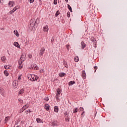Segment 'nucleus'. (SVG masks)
<instances>
[{
    "mask_svg": "<svg viewBox=\"0 0 127 127\" xmlns=\"http://www.w3.org/2000/svg\"><path fill=\"white\" fill-rule=\"evenodd\" d=\"M35 23L38 24L39 22H37V19L36 20L35 19H32L30 20V24L29 25V28H30V29H32L33 27L35 26Z\"/></svg>",
    "mask_w": 127,
    "mask_h": 127,
    "instance_id": "1",
    "label": "nucleus"
},
{
    "mask_svg": "<svg viewBox=\"0 0 127 127\" xmlns=\"http://www.w3.org/2000/svg\"><path fill=\"white\" fill-rule=\"evenodd\" d=\"M90 40L92 42H93L94 47L96 48L97 47V40H96V39L94 38L93 37H91L90 38Z\"/></svg>",
    "mask_w": 127,
    "mask_h": 127,
    "instance_id": "2",
    "label": "nucleus"
},
{
    "mask_svg": "<svg viewBox=\"0 0 127 127\" xmlns=\"http://www.w3.org/2000/svg\"><path fill=\"white\" fill-rule=\"evenodd\" d=\"M0 94L3 97H5V90H4V89L2 88H0Z\"/></svg>",
    "mask_w": 127,
    "mask_h": 127,
    "instance_id": "3",
    "label": "nucleus"
},
{
    "mask_svg": "<svg viewBox=\"0 0 127 127\" xmlns=\"http://www.w3.org/2000/svg\"><path fill=\"white\" fill-rule=\"evenodd\" d=\"M29 80L33 82L34 81V78H35V75L34 74H30L29 76H28Z\"/></svg>",
    "mask_w": 127,
    "mask_h": 127,
    "instance_id": "4",
    "label": "nucleus"
},
{
    "mask_svg": "<svg viewBox=\"0 0 127 127\" xmlns=\"http://www.w3.org/2000/svg\"><path fill=\"white\" fill-rule=\"evenodd\" d=\"M44 51H45V49L44 48H42L40 51L39 55L40 57L43 55V53H44Z\"/></svg>",
    "mask_w": 127,
    "mask_h": 127,
    "instance_id": "5",
    "label": "nucleus"
},
{
    "mask_svg": "<svg viewBox=\"0 0 127 127\" xmlns=\"http://www.w3.org/2000/svg\"><path fill=\"white\" fill-rule=\"evenodd\" d=\"M20 60H22V61H25V53H23L20 58Z\"/></svg>",
    "mask_w": 127,
    "mask_h": 127,
    "instance_id": "6",
    "label": "nucleus"
},
{
    "mask_svg": "<svg viewBox=\"0 0 127 127\" xmlns=\"http://www.w3.org/2000/svg\"><path fill=\"white\" fill-rule=\"evenodd\" d=\"M45 108L46 109V111H48L49 110H50V106L49 104H45Z\"/></svg>",
    "mask_w": 127,
    "mask_h": 127,
    "instance_id": "7",
    "label": "nucleus"
},
{
    "mask_svg": "<svg viewBox=\"0 0 127 127\" xmlns=\"http://www.w3.org/2000/svg\"><path fill=\"white\" fill-rule=\"evenodd\" d=\"M14 4V1H10L8 3V5L10 7H12Z\"/></svg>",
    "mask_w": 127,
    "mask_h": 127,
    "instance_id": "8",
    "label": "nucleus"
},
{
    "mask_svg": "<svg viewBox=\"0 0 127 127\" xmlns=\"http://www.w3.org/2000/svg\"><path fill=\"white\" fill-rule=\"evenodd\" d=\"M81 49H84L85 47H86V44L84 42V41H82L81 42Z\"/></svg>",
    "mask_w": 127,
    "mask_h": 127,
    "instance_id": "9",
    "label": "nucleus"
},
{
    "mask_svg": "<svg viewBox=\"0 0 127 127\" xmlns=\"http://www.w3.org/2000/svg\"><path fill=\"white\" fill-rule=\"evenodd\" d=\"M31 69H34V70H38V66L36 64H34L33 66H32Z\"/></svg>",
    "mask_w": 127,
    "mask_h": 127,
    "instance_id": "10",
    "label": "nucleus"
},
{
    "mask_svg": "<svg viewBox=\"0 0 127 127\" xmlns=\"http://www.w3.org/2000/svg\"><path fill=\"white\" fill-rule=\"evenodd\" d=\"M86 76H87V75L86 74V72H85V70H83L82 72V78H83V79H85Z\"/></svg>",
    "mask_w": 127,
    "mask_h": 127,
    "instance_id": "11",
    "label": "nucleus"
},
{
    "mask_svg": "<svg viewBox=\"0 0 127 127\" xmlns=\"http://www.w3.org/2000/svg\"><path fill=\"white\" fill-rule=\"evenodd\" d=\"M57 94L56 95H60V94H61V93L62 92V90L60 89V88H58L57 89Z\"/></svg>",
    "mask_w": 127,
    "mask_h": 127,
    "instance_id": "12",
    "label": "nucleus"
},
{
    "mask_svg": "<svg viewBox=\"0 0 127 127\" xmlns=\"http://www.w3.org/2000/svg\"><path fill=\"white\" fill-rule=\"evenodd\" d=\"M43 30L44 31L47 32V31L49 30V28H48V25H46L45 27H44Z\"/></svg>",
    "mask_w": 127,
    "mask_h": 127,
    "instance_id": "13",
    "label": "nucleus"
},
{
    "mask_svg": "<svg viewBox=\"0 0 127 127\" xmlns=\"http://www.w3.org/2000/svg\"><path fill=\"white\" fill-rule=\"evenodd\" d=\"M16 9H18V8H17L16 6L12 10H11L9 12L10 14H12V13H13V12H14V11H16Z\"/></svg>",
    "mask_w": 127,
    "mask_h": 127,
    "instance_id": "14",
    "label": "nucleus"
},
{
    "mask_svg": "<svg viewBox=\"0 0 127 127\" xmlns=\"http://www.w3.org/2000/svg\"><path fill=\"white\" fill-rule=\"evenodd\" d=\"M57 126L58 125H57L56 121H54V122H52V127H57Z\"/></svg>",
    "mask_w": 127,
    "mask_h": 127,
    "instance_id": "15",
    "label": "nucleus"
},
{
    "mask_svg": "<svg viewBox=\"0 0 127 127\" xmlns=\"http://www.w3.org/2000/svg\"><path fill=\"white\" fill-rule=\"evenodd\" d=\"M14 34L17 36V37H18L19 36V33H18V31H17L16 30H14Z\"/></svg>",
    "mask_w": 127,
    "mask_h": 127,
    "instance_id": "16",
    "label": "nucleus"
},
{
    "mask_svg": "<svg viewBox=\"0 0 127 127\" xmlns=\"http://www.w3.org/2000/svg\"><path fill=\"white\" fill-rule=\"evenodd\" d=\"M1 61L3 62V63H5V62L6 61V58H5V56L2 57L1 58Z\"/></svg>",
    "mask_w": 127,
    "mask_h": 127,
    "instance_id": "17",
    "label": "nucleus"
},
{
    "mask_svg": "<svg viewBox=\"0 0 127 127\" xmlns=\"http://www.w3.org/2000/svg\"><path fill=\"white\" fill-rule=\"evenodd\" d=\"M24 93V89L22 88L18 92L19 95H22Z\"/></svg>",
    "mask_w": 127,
    "mask_h": 127,
    "instance_id": "18",
    "label": "nucleus"
},
{
    "mask_svg": "<svg viewBox=\"0 0 127 127\" xmlns=\"http://www.w3.org/2000/svg\"><path fill=\"white\" fill-rule=\"evenodd\" d=\"M74 84H76V82H75V81H70L69 83H68V86H72L73 85H74Z\"/></svg>",
    "mask_w": 127,
    "mask_h": 127,
    "instance_id": "19",
    "label": "nucleus"
},
{
    "mask_svg": "<svg viewBox=\"0 0 127 127\" xmlns=\"http://www.w3.org/2000/svg\"><path fill=\"white\" fill-rule=\"evenodd\" d=\"M54 112H55V113H58V112H59V108L58 106L54 107Z\"/></svg>",
    "mask_w": 127,
    "mask_h": 127,
    "instance_id": "20",
    "label": "nucleus"
},
{
    "mask_svg": "<svg viewBox=\"0 0 127 127\" xmlns=\"http://www.w3.org/2000/svg\"><path fill=\"white\" fill-rule=\"evenodd\" d=\"M36 122L37 123H38V124L43 123V121H42V120L40 119V118H37Z\"/></svg>",
    "mask_w": 127,
    "mask_h": 127,
    "instance_id": "21",
    "label": "nucleus"
},
{
    "mask_svg": "<svg viewBox=\"0 0 127 127\" xmlns=\"http://www.w3.org/2000/svg\"><path fill=\"white\" fill-rule=\"evenodd\" d=\"M65 75H66V73L64 72H61L59 74V76H60L61 77H64V76H65Z\"/></svg>",
    "mask_w": 127,
    "mask_h": 127,
    "instance_id": "22",
    "label": "nucleus"
},
{
    "mask_svg": "<svg viewBox=\"0 0 127 127\" xmlns=\"http://www.w3.org/2000/svg\"><path fill=\"white\" fill-rule=\"evenodd\" d=\"M14 45L15 46V47H17V48H19V44L18 43L15 42L14 43Z\"/></svg>",
    "mask_w": 127,
    "mask_h": 127,
    "instance_id": "23",
    "label": "nucleus"
},
{
    "mask_svg": "<svg viewBox=\"0 0 127 127\" xmlns=\"http://www.w3.org/2000/svg\"><path fill=\"white\" fill-rule=\"evenodd\" d=\"M26 110V108H25V106H23L21 109L20 110V113H22L24 111H25Z\"/></svg>",
    "mask_w": 127,
    "mask_h": 127,
    "instance_id": "24",
    "label": "nucleus"
},
{
    "mask_svg": "<svg viewBox=\"0 0 127 127\" xmlns=\"http://www.w3.org/2000/svg\"><path fill=\"white\" fill-rule=\"evenodd\" d=\"M4 67L5 69H6V70H7L8 69H10V68H11V67L10 66L7 65H4Z\"/></svg>",
    "mask_w": 127,
    "mask_h": 127,
    "instance_id": "25",
    "label": "nucleus"
},
{
    "mask_svg": "<svg viewBox=\"0 0 127 127\" xmlns=\"http://www.w3.org/2000/svg\"><path fill=\"white\" fill-rule=\"evenodd\" d=\"M67 8L69 9L70 12H72V7H71V6L69 5V4H67Z\"/></svg>",
    "mask_w": 127,
    "mask_h": 127,
    "instance_id": "26",
    "label": "nucleus"
},
{
    "mask_svg": "<svg viewBox=\"0 0 127 127\" xmlns=\"http://www.w3.org/2000/svg\"><path fill=\"white\" fill-rule=\"evenodd\" d=\"M18 102L21 105H22L23 104V100L20 98L18 99Z\"/></svg>",
    "mask_w": 127,
    "mask_h": 127,
    "instance_id": "27",
    "label": "nucleus"
},
{
    "mask_svg": "<svg viewBox=\"0 0 127 127\" xmlns=\"http://www.w3.org/2000/svg\"><path fill=\"white\" fill-rule=\"evenodd\" d=\"M74 61L75 62H79V58L78 57H74Z\"/></svg>",
    "mask_w": 127,
    "mask_h": 127,
    "instance_id": "28",
    "label": "nucleus"
},
{
    "mask_svg": "<svg viewBox=\"0 0 127 127\" xmlns=\"http://www.w3.org/2000/svg\"><path fill=\"white\" fill-rule=\"evenodd\" d=\"M4 74L5 75V76L6 77H7V76H8V75H9L8 72H7V70H5L4 71Z\"/></svg>",
    "mask_w": 127,
    "mask_h": 127,
    "instance_id": "29",
    "label": "nucleus"
},
{
    "mask_svg": "<svg viewBox=\"0 0 127 127\" xmlns=\"http://www.w3.org/2000/svg\"><path fill=\"white\" fill-rule=\"evenodd\" d=\"M8 118H9V117H5V120H4V124H6V123H7V122H8Z\"/></svg>",
    "mask_w": 127,
    "mask_h": 127,
    "instance_id": "30",
    "label": "nucleus"
},
{
    "mask_svg": "<svg viewBox=\"0 0 127 127\" xmlns=\"http://www.w3.org/2000/svg\"><path fill=\"white\" fill-rule=\"evenodd\" d=\"M24 61H22V60H19V61H18V64H19V65H21V64H22V63Z\"/></svg>",
    "mask_w": 127,
    "mask_h": 127,
    "instance_id": "31",
    "label": "nucleus"
},
{
    "mask_svg": "<svg viewBox=\"0 0 127 127\" xmlns=\"http://www.w3.org/2000/svg\"><path fill=\"white\" fill-rule=\"evenodd\" d=\"M64 66L65 67V68H68V64H67V63H66L65 61H64Z\"/></svg>",
    "mask_w": 127,
    "mask_h": 127,
    "instance_id": "32",
    "label": "nucleus"
},
{
    "mask_svg": "<svg viewBox=\"0 0 127 127\" xmlns=\"http://www.w3.org/2000/svg\"><path fill=\"white\" fill-rule=\"evenodd\" d=\"M59 14H60V12H59V10H58L56 13L55 16L57 17L59 15Z\"/></svg>",
    "mask_w": 127,
    "mask_h": 127,
    "instance_id": "33",
    "label": "nucleus"
},
{
    "mask_svg": "<svg viewBox=\"0 0 127 127\" xmlns=\"http://www.w3.org/2000/svg\"><path fill=\"white\" fill-rule=\"evenodd\" d=\"M64 114L65 115V117H68L69 115V113L67 112V111H65Z\"/></svg>",
    "mask_w": 127,
    "mask_h": 127,
    "instance_id": "34",
    "label": "nucleus"
},
{
    "mask_svg": "<svg viewBox=\"0 0 127 127\" xmlns=\"http://www.w3.org/2000/svg\"><path fill=\"white\" fill-rule=\"evenodd\" d=\"M65 122H70V118L68 116L65 118Z\"/></svg>",
    "mask_w": 127,
    "mask_h": 127,
    "instance_id": "35",
    "label": "nucleus"
},
{
    "mask_svg": "<svg viewBox=\"0 0 127 127\" xmlns=\"http://www.w3.org/2000/svg\"><path fill=\"white\" fill-rule=\"evenodd\" d=\"M38 79V76L37 75H35V77H34V81L37 80Z\"/></svg>",
    "mask_w": 127,
    "mask_h": 127,
    "instance_id": "36",
    "label": "nucleus"
},
{
    "mask_svg": "<svg viewBox=\"0 0 127 127\" xmlns=\"http://www.w3.org/2000/svg\"><path fill=\"white\" fill-rule=\"evenodd\" d=\"M45 101H46V102H48L49 101V98L46 97L44 98Z\"/></svg>",
    "mask_w": 127,
    "mask_h": 127,
    "instance_id": "37",
    "label": "nucleus"
},
{
    "mask_svg": "<svg viewBox=\"0 0 127 127\" xmlns=\"http://www.w3.org/2000/svg\"><path fill=\"white\" fill-rule=\"evenodd\" d=\"M29 1L30 3H33L34 2V0H28Z\"/></svg>",
    "mask_w": 127,
    "mask_h": 127,
    "instance_id": "38",
    "label": "nucleus"
},
{
    "mask_svg": "<svg viewBox=\"0 0 127 127\" xmlns=\"http://www.w3.org/2000/svg\"><path fill=\"white\" fill-rule=\"evenodd\" d=\"M54 4H55V5H56V4H57V0H54Z\"/></svg>",
    "mask_w": 127,
    "mask_h": 127,
    "instance_id": "39",
    "label": "nucleus"
},
{
    "mask_svg": "<svg viewBox=\"0 0 127 127\" xmlns=\"http://www.w3.org/2000/svg\"><path fill=\"white\" fill-rule=\"evenodd\" d=\"M59 96H60V95H59L58 94H56V98L58 100H59Z\"/></svg>",
    "mask_w": 127,
    "mask_h": 127,
    "instance_id": "40",
    "label": "nucleus"
},
{
    "mask_svg": "<svg viewBox=\"0 0 127 127\" xmlns=\"http://www.w3.org/2000/svg\"><path fill=\"white\" fill-rule=\"evenodd\" d=\"M24 107H25V108H26V109H27L29 107V105H25Z\"/></svg>",
    "mask_w": 127,
    "mask_h": 127,
    "instance_id": "41",
    "label": "nucleus"
},
{
    "mask_svg": "<svg viewBox=\"0 0 127 127\" xmlns=\"http://www.w3.org/2000/svg\"><path fill=\"white\" fill-rule=\"evenodd\" d=\"M67 17H70V12L68 11L67 13Z\"/></svg>",
    "mask_w": 127,
    "mask_h": 127,
    "instance_id": "42",
    "label": "nucleus"
},
{
    "mask_svg": "<svg viewBox=\"0 0 127 127\" xmlns=\"http://www.w3.org/2000/svg\"><path fill=\"white\" fill-rule=\"evenodd\" d=\"M28 57H29L30 59L32 58V55L31 54H29L28 55Z\"/></svg>",
    "mask_w": 127,
    "mask_h": 127,
    "instance_id": "43",
    "label": "nucleus"
},
{
    "mask_svg": "<svg viewBox=\"0 0 127 127\" xmlns=\"http://www.w3.org/2000/svg\"><path fill=\"white\" fill-rule=\"evenodd\" d=\"M84 114H85V112H83L81 113V117H84Z\"/></svg>",
    "mask_w": 127,
    "mask_h": 127,
    "instance_id": "44",
    "label": "nucleus"
},
{
    "mask_svg": "<svg viewBox=\"0 0 127 127\" xmlns=\"http://www.w3.org/2000/svg\"><path fill=\"white\" fill-rule=\"evenodd\" d=\"M94 69H96L95 70V72H96L97 69H98V66H95L94 67Z\"/></svg>",
    "mask_w": 127,
    "mask_h": 127,
    "instance_id": "45",
    "label": "nucleus"
},
{
    "mask_svg": "<svg viewBox=\"0 0 127 127\" xmlns=\"http://www.w3.org/2000/svg\"><path fill=\"white\" fill-rule=\"evenodd\" d=\"M21 79V76H19L18 77V80L19 81H20Z\"/></svg>",
    "mask_w": 127,
    "mask_h": 127,
    "instance_id": "46",
    "label": "nucleus"
},
{
    "mask_svg": "<svg viewBox=\"0 0 127 127\" xmlns=\"http://www.w3.org/2000/svg\"><path fill=\"white\" fill-rule=\"evenodd\" d=\"M77 112H78V111L75 110V109H74V110H73L74 114H76V113H77Z\"/></svg>",
    "mask_w": 127,
    "mask_h": 127,
    "instance_id": "47",
    "label": "nucleus"
},
{
    "mask_svg": "<svg viewBox=\"0 0 127 127\" xmlns=\"http://www.w3.org/2000/svg\"><path fill=\"white\" fill-rule=\"evenodd\" d=\"M4 0H0V3H2V2H3Z\"/></svg>",
    "mask_w": 127,
    "mask_h": 127,
    "instance_id": "48",
    "label": "nucleus"
},
{
    "mask_svg": "<svg viewBox=\"0 0 127 127\" xmlns=\"http://www.w3.org/2000/svg\"><path fill=\"white\" fill-rule=\"evenodd\" d=\"M19 68L20 69H21V68H22V66H20V65H19Z\"/></svg>",
    "mask_w": 127,
    "mask_h": 127,
    "instance_id": "49",
    "label": "nucleus"
},
{
    "mask_svg": "<svg viewBox=\"0 0 127 127\" xmlns=\"http://www.w3.org/2000/svg\"><path fill=\"white\" fill-rule=\"evenodd\" d=\"M0 30H4V28H0Z\"/></svg>",
    "mask_w": 127,
    "mask_h": 127,
    "instance_id": "50",
    "label": "nucleus"
},
{
    "mask_svg": "<svg viewBox=\"0 0 127 127\" xmlns=\"http://www.w3.org/2000/svg\"><path fill=\"white\" fill-rule=\"evenodd\" d=\"M74 110L77 111V110H78V108H77V107L75 108Z\"/></svg>",
    "mask_w": 127,
    "mask_h": 127,
    "instance_id": "51",
    "label": "nucleus"
},
{
    "mask_svg": "<svg viewBox=\"0 0 127 127\" xmlns=\"http://www.w3.org/2000/svg\"><path fill=\"white\" fill-rule=\"evenodd\" d=\"M28 112H29V113H31V110H29V111H28Z\"/></svg>",
    "mask_w": 127,
    "mask_h": 127,
    "instance_id": "52",
    "label": "nucleus"
},
{
    "mask_svg": "<svg viewBox=\"0 0 127 127\" xmlns=\"http://www.w3.org/2000/svg\"><path fill=\"white\" fill-rule=\"evenodd\" d=\"M82 110H81V111H83L84 110V108L83 107H82Z\"/></svg>",
    "mask_w": 127,
    "mask_h": 127,
    "instance_id": "53",
    "label": "nucleus"
},
{
    "mask_svg": "<svg viewBox=\"0 0 127 127\" xmlns=\"http://www.w3.org/2000/svg\"><path fill=\"white\" fill-rule=\"evenodd\" d=\"M25 113H28V110L26 111Z\"/></svg>",
    "mask_w": 127,
    "mask_h": 127,
    "instance_id": "54",
    "label": "nucleus"
},
{
    "mask_svg": "<svg viewBox=\"0 0 127 127\" xmlns=\"http://www.w3.org/2000/svg\"><path fill=\"white\" fill-rule=\"evenodd\" d=\"M0 122H1V118H0Z\"/></svg>",
    "mask_w": 127,
    "mask_h": 127,
    "instance_id": "55",
    "label": "nucleus"
},
{
    "mask_svg": "<svg viewBox=\"0 0 127 127\" xmlns=\"http://www.w3.org/2000/svg\"><path fill=\"white\" fill-rule=\"evenodd\" d=\"M66 2H68V0H65Z\"/></svg>",
    "mask_w": 127,
    "mask_h": 127,
    "instance_id": "56",
    "label": "nucleus"
},
{
    "mask_svg": "<svg viewBox=\"0 0 127 127\" xmlns=\"http://www.w3.org/2000/svg\"><path fill=\"white\" fill-rule=\"evenodd\" d=\"M66 48L67 49H69V48H68V46H66Z\"/></svg>",
    "mask_w": 127,
    "mask_h": 127,
    "instance_id": "57",
    "label": "nucleus"
},
{
    "mask_svg": "<svg viewBox=\"0 0 127 127\" xmlns=\"http://www.w3.org/2000/svg\"><path fill=\"white\" fill-rule=\"evenodd\" d=\"M7 53L10 55L9 53H8V50L7 51Z\"/></svg>",
    "mask_w": 127,
    "mask_h": 127,
    "instance_id": "58",
    "label": "nucleus"
},
{
    "mask_svg": "<svg viewBox=\"0 0 127 127\" xmlns=\"http://www.w3.org/2000/svg\"><path fill=\"white\" fill-rule=\"evenodd\" d=\"M97 115V112H96V113L95 114V116H96V115Z\"/></svg>",
    "mask_w": 127,
    "mask_h": 127,
    "instance_id": "59",
    "label": "nucleus"
},
{
    "mask_svg": "<svg viewBox=\"0 0 127 127\" xmlns=\"http://www.w3.org/2000/svg\"><path fill=\"white\" fill-rule=\"evenodd\" d=\"M16 127H20V126H17Z\"/></svg>",
    "mask_w": 127,
    "mask_h": 127,
    "instance_id": "60",
    "label": "nucleus"
},
{
    "mask_svg": "<svg viewBox=\"0 0 127 127\" xmlns=\"http://www.w3.org/2000/svg\"><path fill=\"white\" fill-rule=\"evenodd\" d=\"M14 88H16V86H14Z\"/></svg>",
    "mask_w": 127,
    "mask_h": 127,
    "instance_id": "61",
    "label": "nucleus"
},
{
    "mask_svg": "<svg viewBox=\"0 0 127 127\" xmlns=\"http://www.w3.org/2000/svg\"><path fill=\"white\" fill-rule=\"evenodd\" d=\"M39 1H41V0H39Z\"/></svg>",
    "mask_w": 127,
    "mask_h": 127,
    "instance_id": "62",
    "label": "nucleus"
}]
</instances>
